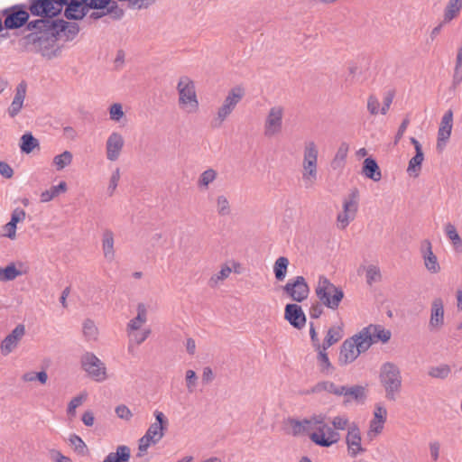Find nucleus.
<instances>
[{
    "label": "nucleus",
    "instance_id": "obj_18",
    "mask_svg": "<svg viewBox=\"0 0 462 462\" xmlns=\"http://www.w3.org/2000/svg\"><path fill=\"white\" fill-rule=\"evenodd\" d=\"M444 304L440 298H435L430 306V318L429 321V329L431 332H437L444 326Z\"/></svg>",
    "mask_w": 462,
    "mask_h": 462
},
{
    "label": "nucleus",
    "instance_id": "obj_9",
    "mask_svg": "<svg viewBox=\"0 0 462 462\" xmlns=\"http://www.w3.org/2000/svg\"><path fill=\"white\" fill-rule=\"evenodd\" d=\"M30 29H37L39 27H48L55 32L57 36L61 33L67 40H72L79 32V26L76 23L67 22L62 19L49 20V19H35L28 25Z\"/></svg>",
    "mask_w": 462,
    "mask_h": 462
},
{
    "label": "nucleus",
    "instance_id": "obj_6",
    "mask_svg": "<svg viewBox=\"0 0 462 462\" xmlns=\"http://www.w3.org/2000/svg\"><path fill=\"white\" fill-rule=\"evenodd\" d=\"M315 293L319 302L332 310L338 308L344 298L343 290L332 283L324 275L319 277Z\"/></svg>",
    "mask_w": 462,
    "mask_h": 462
},
{
    "label": "nucleus",
    "instance_id": "obj_13",
    "mask_svg": "<svg viewBox=\"0 0 462 462\" xmlns=\"http://www.w3.org/2000/svg\"><path fill=\"white\" fill-rule=\"evenodd\" d=\"M283 115L284 109L281 106H274L269 109L263 125L264 136L273 137L282 132Z\"/></svg>",
    "mask_w": 462,
    "mask_h": 462
},
{
    "label": "nucleus",
    "instance_id": "obj_36",
    "mask_svg": "<svg viewBox=\"0 0 462 462\" xmlns=\"http://www.w3.org/2000/svg\"><path fill=\"white\" fill-rule=\"evenodd\" d=\"M289 260L285 256H280L276 259L273 265V273L277 281H283L287 274Z\"/></svg>",
    "mask_w": 462,
    "mask_h": 462
},
{
    "label": "nucleus",
    "instance_id": "obj_62",
    "mask_svg": "<svg viewBox=\"0 0 462 462\" xmlns=\"http://www.w3.org/2000/svg\"><path fill=\"white\" fill-rule=\"evenodd\" d=\"M310 341H311L312 346L314 347V349L316 351L322 348V344H320V342H319L318 333H317L314 324L312 322H310Z\"/></svg>",
    "mask_w": 462,
    "mask_h": 462
},
{
    "label": "nucleus",
    "instance_id": "obj_11",
    "mask_svg": "<svg viewBox=\"0 0 462 462\" xmlns=\"http://www.w3.org/2000/svg\"><path fill=\"white\" fill-rule=\"evenodd\" d=\"M80 364L82 369L96 382L101 383L107 378L106 367L95 354L86 352L81 356Z\"/></svg>",
    "mask_w": 462,
    "mask_h": 462
},
{
    "label": "nucleus",
    "instance_id": "obj_10",
    "mask_svg": "<svg viewBox=\"0 0 462 462\" xmlns=\"http://www.w3.org/2000/svg\"><path fill=\"white\" fill-rule=\"evenodd\" d=\"M244 89L240 87L233 88L218 107L217 115L212 120L213 127H220L225 120L232 114L237 104L244 97Z\"/></svg>",
    "mask_w": 462,
    "mask_h": 462
},
{
    "label": "nucleus",
    "instance_id": "obj_35",
    "mask_svg": "<svg viewBox=\"0 0 462 462\" xmlns=\"http://www.w3.org/2000/svg\"><path fill=\"white\" fill-rule=\"evenodd\" d=\"M462 8V0H449L444 13V23L453 20Z\"/></svg>",
    "mask_w": 462,
    "mask_h": 462
},
{
    "label": "nucleus",
    "instance_id": "obj_7",
    "mask_svg": "<svg viewBox=\"0 0 462 462\" xmlns=\"http://www.w3.org/2000/svg\"><path fill=\"white\" fill-rule=\"evenodd\" d=\"M0 14L4 17L3 25L6 30H15L29 25L30 14L25 4H17L1 10Z\"/></svg>",
    "mask_w": 462,
    "mask_h": 462
},
{
    "label": "nucleus",
    "instance_id": "obj_5",
    "mask_svg": "<svg viewBox=\"0 0 462 462\" xmlns=\"http://www.w3.org/2000/svg\"><path fill=\"white\" fill-rule=\"evenodd\" d=\"M379 381L385 392V398L395 401L402 389V374L397 365L392 362L383 363L380 367Z\"/></svg>",
    "mask_w": 462,
    "mask_h": 462
},
{
    "label": "nucleus",
    "instance_id": "obj_60",
    "mask_svg": "<svg viewBox=\"0 0 462 462\" xmlns=\"http://www.w3.org/2000/svg\"><path fill=\"white\" fill-rule=\"evenodd\" d=\"M379 107L380 103L378 98L374 95L369 96L367 99V110L369 111V113L373 116L377 115L381 110L379 109Z\"/></svg>",
    "mask_w": 462,
    "mask_h": 462
},
{
    "label": "nucleus",
    "instance_id": "obj_59",
    "mask_svg": "<svg viewBox=\"0 0 462 462\" xmlns=\"http://www.w3.org/2000/svg\"><path fill=\"white\" fill-rule=\"evenodd\" d=\"M110 119L118 122L124 116L122 105L119 103L113 104L109 108Z\"/></svg>",
    "mask_w": 462,
    "mask_h": 462
},
{
    "label": "nucleus",
    "instance_id": "obj_30",
    "mask_svg": "<svg viewBox=\"0 0 462 462\" xmlns=\"http://www.w3.org/2000/svg\"><path fill=\"white\" fill-rule=\"evenodd\" d=\"M359 191L357 189H354L350 191L348 196L344 199L343 210L347 214L356 217L358 209Z\"/></svg>",
    "mask_w": 462,
    "mask_h": 462
},
{
    "label": "nucleus",
    "instance_id": "obj_27",
    "mask_svg": "<svg viewBox=\"0 0 462 462\" xmlns=\"http://www.w3.org/2000/svg\"><path fill=\"white\" fill-rule=\"evenodd\" d=\"M147 320V310L143 303L137 305V315L132 319L127 324V333L137 331Z\"/></svg>",
    "mask_w": 462,
    "mask_h": 462
},
{
    "label": "nucleus",
    "instance_id": "obj_22",
    "mask_svg": "<svg viewBox=\"0 0 462 462\" xmlns=\"http://www.w3.org/2000/svg\"><path fill=\"white\" fill-rule=\"evenodd\" d=\"M26 90H27L26 82L21 81L15 88L14 97L7 110L10 117L14 118L20 113L21 109L23 108V102L25 99Z\"/></svg>",
    "mask_w": 462,
    "mask_h": 462
},
{
    "label": "nucleus",
    "instance_id": "obj_51",
    "mask_svg": "<svg viewBox=\"0 0 462 462\" xmlns=\"http://www.w3.org/2000/svg\"><path fill=\"white\" fill-rule=\"evenodd\" d=\"M104 10L106 14H111L115 20H120L125 14L124 10L118 6L116 1L110 0V4Z\"/></svg>",
    "mask_w": 462,
    "mask_h": 462
},
{
    "label": "nucleus",
    "instance_id": "obj_47",
    "mask_svg": "<svg viewBox=\"0 0 462 462\" xmlns=\"http://www.w3.org/2000/svg\"><path fill=\"white\" fill-rule=\"evenodd\" d=\"M217 171L214 169H208L204 171L198 180V186L200 189H207L217 178Z\"/></svg>",
    "mask_w": 462,
    "mask_h": 462
},
{
    "label": "nucleus",
    "instance_id": "obj_56",
    "mask_svg": "<svg viewBox=\"0 0 462 462\" xmlns=\"http://www.w3.org/2000/svg\"><path fill=\"white\" fill-rule=\"evenodd\" d=\"M186 386L189 393H193L198 381V376L193 370H188L185 375Z\"/></svg>",
    "mask_w": 462,
    "mask_h": 462
},
{
    "label": "nucleus",
    "instance_id": "obj_52",
    "mask_svg": "<svg viewBox=\"0 0 462 462\" xmlns=\"http://www.w3.org/2000/svg\"><path fill=\"white\" fill-rule=\"evenodd\" d=\"M450 368L447 365H441L439 366H433L429 370V375L433 378L444 379L448 376Z\"/></svg>",
    "mask_w": 462,
    "mask_h": 462
},
{
    "label": "nucleus",
    "instance_id": "obj_29",
    "mask_svg": "<svg viewBox=\"0 0 462 462\" xmlns=\"http://www.w3.org/2000/svg\"><path fill=\"white\" fill-rule=\"evenodd\" d=\"M362 173L374 181H379L382 178V173L376 161L371 157L365 159Z\"/></svg>",
    "mask_w": 462,
    "mask_h": 462
},
{
    "label": "nucleus",
    "instance_id": "obj_25",
    "mask_svg": "<svg viewBox=\"0 0 462 462\" xmlns=\"http://www.w3.org/2000/svg\"><path fill=\"white\" fill-rule=\"evenodd\" d=\"M364 331H367L366 335L370 337L371 345L378 340L386 343L391 338V332L379 325H370L364 328L360 332Z\"/></svg>",
    "mask_w": 462,
    "mask_h": 462
},
{
    "label": "nucleus",
    "instance_id": "obj_61",
    "mask_svg": "<svg viewBox=\"0 0 462 462\" xmlns=\"http://www.w3.org/2000/svg\"><path fill=\"white\" fill-rule=\"evenodd\" d=\"M394 91L388 90L383 96V104L380 110L382 115H386L394 98Z\"/></svg>",
    "mask_w": 462,
    "mask_h": 462
},
{
    "label": "nucleus",
    "instance_id": "obj_20",
    "mask_svg": "<svg viewBox=\"0 0 462 462\" xmlns=\"http://www.w3.org/2000/svg\"><path fill=\"white\" fill-rule=\"evenodd\" d=\"M284 319L298 329H301L306 324V316L301 307L296 303H290L285 306Z\"/></svg>",
    "mask_w": 462,
    "mask_h": 462
},
{
    "label": "nucleus",
    "instance_id": "obj_31",
    "mask_svg": "<svg viewBox=\"0 0 462 462\" xmlns=\"http://www.w3.org/2000/svg\"><path fill=\"white\" fill-rule=\"evenodd\" d=\"M114 243V233L110 229H106L102 237V249L105 258L108 261L115 258Z\"/></svg>",
    "mask_w": 462,
    "mask_h": 462
},
{
    "label": "nucleus",
    "instance_id": "obj_12",
    "mask_svg": "<svg viewBox=\"0 0 462 462\" xmlns=\"http://www.w3.org/2000/svg\"><path fill=\"white\" fill-rule=\"evenodd\" d=\"M26 5L30 14L40 16L41 19L52 20L60 14L59 0H28Z\"/></svg>",
    "mask_w": 462,
    "mask_h": 462
},
{
    "label": "nucleus",
    "instance_id": "obj_49",
    "mask_svg": "<svg viewBox=\"0 0 462 462\" xmlns=\"http://www.w3.org/2000/svg\"><path fill=\"white\" fill-rule=\"evenodd\" d=\"M217 212L222 217L228 216L231 213L229 201L224 195H219L217 198Z\"/></svg>",
    "mask_w": 462,
    "mask_h": 462
},
{
    "label": "nucleus",
    "instance_id": "obj_64",
    "mask_svg": "<svg viewBox=\"0 0 462 462\" xmlns=\"http://www.w3.org/2000/svg\"><path fill=\"white\" fill-rule=\"evenodd\" d=\"M25 211L20 208H17L12 213L10 222L14 223L16 226L17 223L23 221L25 219Z\"/></svg>",
    "mask_w": 462,
    "mask_h": 462
},
{
    "label": "nucleus",
    "instance_id": "obj_38",
    "mask_svg": "<svg viewBox=\"0 0 462 462\" xmlns=\"http://www.w3.org/2000/svg\"><path fill=\"white\" fill-rule=\"evenodd\" d=\"M67 190V183L65 181L60 182L59 185L51 187L50 189H47L41 194V201L42 202H49L57 197L60 192H65Z\"/></svg>",
    "mask_w": 462,
    "mask_h": 462
},
{
    "label": "nucleus",
    "instance_id": "obj_8",
    "mask_svg": "<svg viewBox=\"0 0 462 462\" xmlns=\"http://www.w3.org/2000/svg\"><path fill=\"white\" fill-rule=\"evenodd\" d=\"M177 91L180 107L188 113H195L199 109V100L193 80L187 76L180 77L177 84Z\"/></svg>",
    "mask_w": 462,
    "mask_h": 462
},
{
    "label": "nucleus",
    "instance_id": "obj_19",
    "mask_svg": "<svg viewBox=\"0 0 462 462\" xmlns=\"http://www.w3.org/2000/svg\"><path fill=\"white\" fill-rule=\"evenodd\" d=\"M25 334V327L23 324L17 325L10 334H8L0 345V351L3 356L12 353L18 346L19 341Z\"/></svg>",
    "mask_w": 462,
    "mask_h": 462
},
{
    "label": "nucleus",
    "instance_id": "obj_43",
    "mask_svg": "<svg viewBox=\"0 0 462 462\" xmlns=\"http://www.w3.org/2000/svg\"><path fill=\"white\" fill-rule=\"evenodd\" d=\"M20 275H22V272L15 267L14 263L0 268V282L14 281Z\"/></svg>",
    "mask_w": 462,
    "mask_h": 462
},
{
    "label": "nucleus",
    "instance_id": "obj_4",
    "mask_svg": "<svg viewBox=\"0 0 462 462\" xmlns=\"http://www.w3.org/2000/svg\"><path fill=\"white\" fill-rule=\"evenodd\" d=\"M366 332H359L343 342L338 356L339 365H346L352 363L361 353L369 349L371 340Z\"/></svg>",
    "mask_w": 462,
    "mask_h": 462
},
{
    "label": "nucleus",
    "instance_id": "obj_21",
    "mask_svg": "<svg viewBox=\"0 0 462 462\" xmlns=\"http://www.w3.org/2000/svg\"><path fill=\"white\" fill-rule=\"evenodd\" d=\"M123 147V136L119 133L113 132L108 136L106 143L107 160L111 162L116 161L121 153Z\"/></svg>",
    "mask_w": 462,
    "mask_h": 462
},
{
    "label": "nucleus",
    "instance_id": "obj_14",
    "mask_svg": "<svg viewBox=\"0 0 462 462\" xmlns=\"http://www.w3.org/2000/svg\"><path fill=\"white\" fill-rule=\"evenodd\" d=\"M283 291L291 299L297 302L306 300L310 293V288L303 276H297L291 279L283 287Z\"/></svg>",
    "mask_w": 462,
    "mask_h": 462
},
{
    "label": "nucleus",
    "instance_id": "obj_42",
    "mask_svg": "<svg viewBox=\"0 0 462 462\" xmlns=\"http://www.w3.org/2000/svg\"><path fill=\"white\" fill-rule=\"evenodd\" d=\"M319 149L313 141H308L304 143L303 161L302 162H318Z\"/></svg>",
    "mask_w": 462,
    "mask_h": 462
},
{
    "label": "nucleus",
    "instance_id": "obj_53",
    "mask_svg": "<svg viewBox=\"0 0 462 462\" xmlns=\"http://www.w3.org/2000/svg\"><path fill=\"white\" fill-rule=\"evenodd\" d=\"M83 334L88 340L95 339L97 328L91 319H86L83 323Z\"/></svg>",
    "mask_w": 462,
    "mask_h": 462
},
{
    "label": "nucleus",
    "instance_id": "obj_16",
    "mask_svg": "<svg viewBox=\"0 0 462 462\" xmlns=\"http://www.w3.org/2000/svg\"><path fill=\"white\" fill-rule=\"evenodd\" d=\"M452 127L453 112L451 109H448L443 115L438 130L437 149L439 151H442L445 148L451 135Z\"/></svg>",
    "mask_w": 462,
    "mask_h": 462
},
{
    "label": "nucleus",
    "instance_id": "obj_39",
    "mask_svg": "<svg viewBox=\"0 0 462 462\" xmlns=\"http://www.w3.org/2000/svg\"><path fill=\"white\" fill-rule=\"evenodd\" d=\"M37 146H39V141L31 133H25L22 135L20 149L23 152L30 153Z\"/></svg>",
    "mask_w": 462,
    "mask_h": 462
},
{
    "label": "nucleus",
    "instance_id": "obj_34",
    "mask_svg": "<svg viewBox=\"0 0 462 462\" xmlns=\"http://www.w3.org/2000/svg\"><path fill=\"white\" fill-rule=\"evenodd\" d=\"M349 146L346 143L343 142L339 145L334 159L331 162V167L334 170L343 168L346 158L347 156Z\"/></svg>",
    "mask_w": 462,
    "mask_h": 462
},
{
    "label": "nucleus",
    "instance_id": "obj_37",
    "mask_svg": "<svg viewBox=\"0 0 462 462\" xmlns=\"http://www.w3.org/2000/svg\"><path fill=\"white\" fill-rule=\"evenodd\" d=\"M445 233L448 238L451 241L454 248L457 252L462 251V239L460 238L455 226L451 223L445 225Z\"/></svg>",
    "mask_w": 462,
    "mask_h": 462
},
{
    "label": "nucleus",
    "instance_id": "obj_45",
    "mask_svg": "<svg viewBox=\"0 0 462 462\" xmlns=\"http://www.w3.org/2000/svg\"><path fill=\"white\" fill-rule=\"evenodd\" d=\"M327 349L320 348L317 350L318 356L317 359L320 367V371L326 374H328L331 373L333 366L329 361V358L328 356V354L326 353Z\"/></svg>",
    "mask_w": 462,
    "mask_h": 462
},
{
    "label": "nucleus",
    "instance_id": "obj_46",
    "mask_svg": "<svg viewBox=\"0 0 462 462\" xmlns=\"http://www.w3.org/2000/svg\"><path fill=\"white\" fill-rule=\"evenodd\" d=\"M72 153L69 151H64L62 153L56 155L53 158V164L57 171H61L72 162Z\"/></svg>",
    "mask_w": 462,
    "mask_h": 462
},
{
    "label": "nucleus",
    "instance_id": "obj_54",
    "mask_svg": "<svg viewBox=\"0 0 462 462\" xmlns=\"http://www.w3.org/2000/svg\"><path fill=\"white\" fill-rule=\"evenodd\" d=\"M231 272H232V270L229 266H227V265L223 266L217 273L214 274L210 278L209 285L211 287L216 286L220 281L226 279L230 275Z\"/></svg>",
    "mask_w": 462,
    "mask_h": 462
},
{
    "label": "nucleus",
    "instance_id": "obj_32",
    "mask_svg": "<svg viewBox=\"0 0 462 462\" xmlns=\"http://www.w3.org/2000/svg\"><path fill=\"white\" fill-rule=\"evenodd\" d=\"M343 337V330L339 326H334L328 328L327 335L323 340V349H328L334 344L337 343Z\"/></svg>",
    "mask_w": 462,
    "mask_h": 462
},
{
    "label": "nucleus",
    "instance_id": "obj_50",
    "mask_svg": "<svg viewBox=\"0 0 462 462\" xmlns=\"http://www.w3.org/2000/svg\"><path fill=\"white\" fill-rule=\"evenodd\" d=\"M366 282L368 285H372L374 282H378L381 280V272L379 267L375 265H369L366 267Z\"/></svg>",
    "mask_w": 462,
    "mask_h": 462
},
{
    "label": "nucleus",
    "instance_id": "obj_63",
    "mask_svg": "<svg viewBox=\"0 0 462 462\" xmlns=\"http://www.w3.org/2000/svg\"><path fill=\"white\" fill-rule=\"evenodd\" d=\"M50 458L53 462H72L69 457L64 456L60 451L57 449L50 450Z\"/></svg>",
    "mask_w": 462,
    "mask_h": 462
},
{
    "label": "nucleus",
    "instance_id": "obj_48",
    "mask_svg": "<svg viewBox=\"0 0 462 462\" xmlns=\"http://www.w3.org/2000/svg\"><path fill=\"white\" fill-rule=\"evenodd\" d=\"M151 332L152 331L150 328H145L142 332L134 331V332L128 333V336L130 337L128 350L132 351V342L135 343L136 345H141L143 342H144L147 339V337L150 336Z\"/></svg>",
    "mask_w": 462,
    "mask_h": 462
},
{
    "label": "nucleus",
    "instance_id": "obj_33",
    "mask_svg": "<svg viewBox=\"0 0 462 462\" xmlns=\"http://www.w3.org/2000/svg\"><path fill=\"white\" fill-rule=\"evenodd\" d=\"M130 448L127 446H118L116 452L109 453L104 462H128Z\"/></svg>",
    "mask_w": 462,
    "mask_h": 462
},
{
    "label": "nucleus",
    "instance_id": "obj_26",
    "mask_svg": "<svg viewBox=\"0 0 462 462\" xmlns=\"http://www.w3.org/2000/svg\"><path fill=\"white\" fill-rule=\"evenodd\" d=\"M318 179V162H302V180L306 188L314 185Z\"/></svg>",
    "mask_w": 462,
    "mask_h": 462
},
{
    "label": "nucleus",
    "instance_id": "obj_1",
    "mask_svg": "<svg viewBox=\"0 0 462 462\" xmlns=\"http://www.w3.org/2000/svg\"><path fill=\"white\" fill-rule=\"evenodd\" d=\"M291 425L295 434L313 430L309 438L314 444L322 448H329L341 439L340 433L326 422L324 414L313 415L302 420H292Z\"/></svg>",
    "mask_w": 462,
    "mask_h": 462
},
{
    "label": "nucleus",
    "instance_id": "obj_58",
    "mask_svg": "<svg viewBox=\"0 0 462 462\" xmlns=\"http://www.w3.org/2000/svg\"><path fill=\"white\" fill-rule=\"evenodd\" d=\"M383 422L382 420H372L369 423L368 437L371 439L381 433L383 429Z\"/></svg>",
    "mask_w": 462,
    "mask_h": 462
},
{
    "label": "nucleus",
    "instance_id": "obj_57",
    "mask_svg": "<svg viewBox=\"0 0 462 462\" xmlns=\"http://www.w3.org/2000/svg\"><path fill=\"white\" fill-rule=\"evenodd\" d=\"M355 219V217H353L352 216H350L349 214H347L346 211H342L340 213L337 214V226L338 228L340 229H345L346 228V226L349 225V223L351 221H353Z\"/></svg>",
    "mask_w": 462,
    "mask_h": 462
},
{
    "label": "nucleus",
    "instance_id": "obj_24",
    "mask_svg": "<svg viewBox=\"0 0 462 462\" xmlns=\"http://www.w3.org/2000/svg\"><path fill=\"white\" fill-rule=\"evenodd\" d=\"M422 254L427 270L432 273H439L440 266L437 256L432 252L431 243L429 240H425L422 243Z\"/></svg>",
    "mask_w": 462,
    "mask_h": 462
},
{
    "label": "nucleus",
    "instance_id": "obj_3",
    "mask_svg": "<svg viewBox=\"0 0 462 462\" xmlns=\"http://www.w3.org/2000/svg\"><path fill=\"white\" fill-rule=\"evenodd\" d=\"M155 421L152 423L145 434L139 439L138 457L143 456L152 445H156L164 437L168 429L169 420L162 411L153 412Z\"/></svg>",
    "mask_w": 462,
    "mask_h": 462
},
{
    "label": "nucleus",
    "instance_id": "obj_41",
    "mask_svg": "<svg viewBox=\"0 0 462 462\" xmlns=\"http://www.w3.org/2000/svg\"><path fill=\"white\" fill-rule=\"evenodd\" d=\"M331 427L334 430L339 431V430H349V428L352 425V422H350L349 418L346 414H340L333 417L330 420Z\"/></svg>",
    "mask_w": 462,
    "mask_h": 462
},
{
    "label": "nucleus",
    "instance_id": "obj_23",
    "mask_svg": "<svg viewBox=\"0 0 462 462\" xmlns=\"http://www.w3.org/2000/svg\"><path fill=\"white\" fill-rule=\"evenodd\" d=\"M343 387L341 396L344 397V404L346 405L353 401L360 402L365 399V389L361 385L345 386Z\"/></svg>",
    "mask_w": 462,
    "mask_h": 462
},
{
    "label": "nucleus",
    "instance_id": "obj_2",
    "mask_svg": "<svg viewBox=\"0 0 462 462\" xmlns=\"http://www.w3.org/2000/svg\"><path fill=\"white\" fill-rule=\"evenodd\" d=\"M27 31L30 32L22 39L26 48L41 53L49 60L59 55L60 48L56 46L58 36L55 32L51 31V28L41 26L37 29H30L27 25Z\"/></svg>",
    "mask_w": 462,
    "mask_h": 462
},
{
    "label": "nucleus",
    "instance_id": "obj_44",
    "mask_svg": "<svg viewBox=\"0 0 462 462\" xmlns=\"http://www.w3.org/2000/svg\"><path fill=\"white\" fill-rule=\"evenodd\" d=\"M70 445L73 447L74 451L80 456H87L88 454V448L83 439L76 435L71 434L69 438Z\"/></svg>",
    "mask_w": 462,
    "mask_h": 462
},
{
    "label": "nucleus",
    "instance_id": "obj_28",
    "mask_svg": "<svg viewBox=\"0 0 462 462\" xmlns=\"http://www.w3.org/2000/svg\"><path fill=\"white\" fill-rule=\"evenodd\" d=\"M343 387L341 385H337L333 382L330 381H321L312 386L307 393H319L322 392H327L332 393L337 396H341Z\"/></svg>",
    "mask_w": 462,
    "mask_h": 462
},
{
    "label": "nucleus",
    "instance_id": "obj_17",
    "mask_svg": "<svg viewBox=\"0 0 462 462\" xmlns=\"http://www.w3.org/2000/svg\"><path fill=\"white\" fill-rule=\"evenodd\" d=\"M362 438L359 426L356 422H352L349 430L346 436V443L347 450L352 457H356L358 454L364 453L365 449L361 445Z\"/></svg>",
    "mask_w": 462,
    "mask_h": 462
},
{
    "label": "nucleus",
    "instance_id": "obj_15",
    "mask_svg": "<svg viewBox=\"0 0 462 462\" xmlns=\"http://www.w3.org/2000/svg\"><path fill=\"white\" fill-rule=\"evenodd\" d=\"M59 4L60 14L63 6H66L64 15L69 20H80L89 10L85 0H59Z\"/></svg>",
    "mask_w": 462,
    "mask_h": 462
},
{
    "label": "nucleus",
    "instance_id": "obj_55",
    "mask_svg": "<svg viewBox=\"0 0 462 462\" xmlns=\"http://www.w3.org/2000/svg\"><path fill=\"white\" fill-rule=\"evenodd\" d=\"M119 180H120V170L118 168H116L113 171V173L110 177V180H109V184L107 187V195L109 197L113 196V194L115 193V190L116 189Z\"/></svg>",
    "mask_w": 462,
    "mask_h": 462
},
{
    "label": "nucleus",
    "instance_id": "obj_40",
    "mask_svg": "<svg viewBox=\"0 0 462 462\" xmlns=\"http://www.w3.org/2000/svg\"><path fill=\"white\" fill-rule=\"evenodd\" d=\"M424 160L423 152H416L415 155L410 160L407 168V172L411 176L417 177L421 169V164Z\"/></svg>",
    "mask_w": 462,
    "mask_h": 462
}]
</instances>
